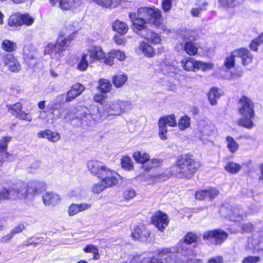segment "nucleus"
Returning <instances> with one entry per match:
<instances>
[{"label":"nucleus","instance_id":"f257e3e1","mask_svg":"<svg viewBox=\"0 0 263 263\" xmlns=\"http://www.w3.org/2000/svg\"><path fill=\"white\" fill-rule=\"evenodd\" d=\"M103 107L102 110L93 108L89 113L85 112L80 118L86 123L90 118L96 122H101L108 117L119 116L127 112L132 109V104L128 101L117 99L107 102Z\"/></svg>","mask_w":263,"mask_h":263},{"label":"nucleus","instance_id":"f03ea898","mask_svg":"<svg viewBox=\"0 0 263 263\" xmlns=\"http://www.w3.org/2000/svg\"><path fill=\"white\" fill-rule=\"evenodd\" d=\"M201 165L199 161L194 160L190 155L181 156L171 167V173L178 178L190 179Z\"/></svg>","mask_w":263,"mask_h":263},{"label":"nucleus","instance_id":"7ed1b4c3","mask_svg":"<svg viewBox=\"0 0 263 263\" xmlns=\"http://www.w3.org/2000/svg\"><path fill=\"white\" fill-rule=\"evenodd\" d=\"M120 178L115 171L106 167L98 177L100 181L93 184L92 191L95 193H99L105 189L116 185Z\"/></svg>","mask_w":263,"mask_h":263},{"label":"nucleus","instance_id":"20e7f679","mask_svg":"<svg viewBox=\"0 0 263 263\" xmlns=\"http://www.w3.org/2000/svg\"><path fill=\"white\" fill-rule=\"evenodd\" d=\"M17 198H26L28 196H34L41 194L46 188L44 182L33 181L28 184L24 182L18 184L16 187Z\"/></svg>","mask_w":263,"mask_h":263},{"label":"nucleus","instance_id":"39448f33","mask_svg":"<svg viewBox=\"0 0 263 263\" xmlns=\"http://www.w3.org/2000/svg\"><path fill=\"white\" fill-rule=\"evenodd\" d=\"M183 69L187 72H196L199 70L206 72L213 69L214 64L212 62L198 61L193 58L185 57L180 62Z\"/></svg>","mask_w":263,"mask_h":263},{"label":"nucleus","instance_id":"423d86ee","mask_svg":"<svg viewBox=\"0 0 263 263\" xmlns=\"http://www.w3.org/2000/svg\"><path fill=\"white\" fill-rule=\"evenodd\" d=\"M194 133L196 137L199 138L203 144H206L211 141V138L215 136L216 132L213 125L208 124L204 120H201L198 122Z\"/></svg>","mask_w":263,"mask_h":263},{"label":"nucleus","instance_id":"0eeeda50","mask_svg":"<svg viewBox=\"0 0 263 263\" xmlns=\"http://www.w3.org/2000/svg\"><path fill=\"white\" fill-rule=\"evenodd\" d=\"M137 15L157 27L162 23L161 11L155 8H141L138 9Z\"/></svg>","mask_w":263,"mask_h":263},{"label":"nucleus","instance_id":"6e6552de","mask_svg":"<svg viewBox=\"0 0 263 263\" xmlns=\"http://www.w3.org/2000/svg\"><path fill=\"white\" fill-rule=\"evenodd\" d=\"M133 158L138 163L143 164L142 167L145 171H148L153 167L160 165L161 161L157 159H149V155L142 151H137L133 154Z\"/></svg>","mask_w":263,"mask_h":263},{"label":"nucleus","instance_id":"1a4fd4ad","mask_svg":"<svg viewBox=\"0 0 263 263\" xmlns=\"http://www.w3.org/2000/svg\"><path fill=\"white\" fill-rule=\"evenodd\" d=\"M166 125L170 127L177 126L176 117L174 114L162 117L158 121V136L160 139L163 141L167 139L168 129Z\"/></svg>","mask_w":263,"mask_h":263},{"label":"nucleus","instance_id":"9d476101","mask_svg":"<svg viewBox=\"0 0 263 263\" xmlns=\"http://www.w3.org/2000/svg\"><path fill=\"white\" fill-rule=\"evenodd\" d=\"M73 30L67 32V28H63L59 33V37L55 42L57 46V51L61 53L66 50L69 46L71 41L73 40L74 36L72 33Z\"/></svg>","mask_w":263,"mask_h":263},{"label":"nucleus","instance_id":"9b49d317","mask_svg":"<svg viewBox=\"0 0 263 263\" xmlns=\"http://www.w3.org/2000/svg\"><path fill=\"white\" fill-rule=\"evenodd\" d=\"M23 58L28 65L32 69H34L37 64L38 51L36 48L31 44L25 45L23 49Z\"/></svg>","mask_w":263,"mask_h":263},{"label":"nucleus","instance_id":"f8f14e48","mask_svg":"<svg viewBox=\"0 0 263 263\" xmlns=\"http://www.w3.org/2000/svg\"><path fill=\"white\" fill-rule=\"evenodd\" d=\"M197 238V237L195 234L187 233L184 237V242H180L177 245L176 251L184 256H193L194 252L192 250L189 249L188 245L195 242Z\"/></svg>","mask_w":263,"mask_h":263},{"label":"nucleus","instance_id":"ddd939ff","mask_svg":"<svg viewBox=\"0 0 263 263\" xmlns=\"http://www.w3.org/2000/svg\"><path fill=\"white\" fill-rule=\"evenodd\" d=\"M182 39L184 42V49L186 53L190 55L196 54L198 48L196 45L193 43L195 40V33L191 31H185L181 35Z\"/></svg>","mask_w":263,"mask_h":263},{"label":"nucleus","instance_id":"4468645a","mask_svg":"<svg viewBox=\"0 0 263 263\" xmlns=\"http://www.w3.org/2000/svg\"><path fill=\"white\" fill-rule=\"evenodd\" d=\"M1 65L6 69L12 72H18L21 69V63L13 54L4 55L2 58Z\"/></svg>","mask_w":263,"mask_h":263},{"label":"nucleus","instance_id":"2eb2a0df","mask_svg":"<svg viewBox=\"0 0 263 263\" xmlns=\"http://www.w3.org/2000/svg\"><path fill=\"white\" fill-rule=\"evenodd\" d=\"M238 112L240 116H255L254 104L248 97L242 96L238 101Z\"/></svg>","mask_w":263,"mask_h":263},{"label":"nucleus","instance_id":"dca6fc26","mask_svg":"<svg viewBox=\"0 0 263 263\" xmlns=\"http://www.w3.org/2000/svg\"><path fill=\"white\" fill-rule=\"evenodd\" d=\"M7 107L8 111L13 116L19 118L21 120L30 122L32 120L31 115L22 111V105L20 103H17L13 105H7Z\"/></svg>","mask_w":263,"mask_h":263},{"label":"nucleus","instance_id":"f3484780","mask_svg":"<svg viewBox=\"0 0 263 263\" xmlns=\"http://www.w3.org/2000/svg\"><path fill=\"white\" fill-rule=\"evenodd\" d=\"M126 58V54L124 51L120 49H112L106 53L104 63L108 66H112L115 64L114 59H116L119 61L123 62Z\"/></svg>","mask_w":263,"mask_h":263},{"label":"nucleus","instance_id":"a211bd4d","mask_svg":"<svg viewBox=\"0 0 263 263\" xmlns=\"http://www.w3.org/2000/svg\"><path fill=\"white\" fill-rule=\"evenodd\" d=\"M152 222L159 230L163 231L165 227L168 226L169 220L166 214L158 211L152 217Z\"/></svg>","mask_w":263,"mask_h":263},{"label":"nucleus","instance_id":"6ab92c4d","mask_svg":"<svg viewBox=\"0 0 263 263\" xmlns=\"http://www.w3.org/2000/svg\"><path fill=\"white\" fill-rule=\"evenodd\" d=\"M228 237L227 234L221 230H214L205 232L203 236L205 240L214 239L216 243L220 244Z\"/></svg>","mask_w":263,"mask_h":263},{"label":"nucleus","instance_id":"aec40b11","mask_svg":"<svg viewBox=\"0 0 263 263\" xmlns=\"http://www.w3.org/2000/svg\"><path fill=\"white\" fill-rule=\"evenodd\" d=\"M10 137H3L0 138V163L5 161H11L13 156L7 151V144L11 141Z\"/></svg>","mask_w":263,"mask_h":263},{"label":"nucleus","instance_id":"412c9836","mask_svg":"<svg viewBox=\"0 0 263 263\" xmlns=\"http://www.w3.org/2000/svg\"><path fill=\"white\" fill-rule=\"evenodd\" d=\"M81 2L79 0H61L59 8L62 11H69L72 12L79 11Z\"/></svg>","mask_w":263,"mask_h":263},{"label":"nucleus","instance_id":"4be33fe9","mask_svg":"<svg viewBox=\"0 0 263 263\" xmlns=\"http://www.w3.org/2000/svg\"><path fill=\"white\" fill-rule=\"evenodd\" d=\"M89 59L95 63L102 60L105 61L106 53L100 46H91L89 48Z\"/></svg>","mask_w":263,"mask_h":263},{"label":"nucleus","instance_id":"5701e85b","mask_svg":"<svg viewBox=\"0 0 263 263\" xmlns=\"http://www.w3.org/2000/svg\"><path fill=\"white\" fill-rule=\"evenodd\" d=\"M150 235L149 231L143 225L136 227L132 233V236L135 240L146 241Z\"/></svg>","mask_w":263,"mask_h":263},{"label":"nucleus","instance_id":"b1692460","mask_svg":"<svg viewBox=\"0 0 263 263\" xmlns=\"http://www.w3.org/2000/svg\"><path fill=\"white\" fill-rule=\"evenodd\" d=\"M85 90V87L81 83L73 84L67 92L65 99L66 102H70L79 96Z\"/></svg>","mask_w":263,"mask_h":263},{"label":"nucleus","instance_id":"393cba45","mask_svg":"<svg viewBox=\"0 0 263 263\" xmlns=\"http://www.w3.org/2000/svg\"><path fill=\"white\" fill-rule=\"evenodd\" d=\"M129 18L133 25V29L138 33V31H142L146 27V22L143 18L138 16L135 13H130Z\"/></svg>","mask_w":263,"mask_h":263},{"label":"nucleus","instance_id":"a878e982","mask_svg":"<svg viewBox=\"0 0 263 263\" xmlns=\"http://www.w3.org/2000/svg\"><path fill=\"white\" fill-rule=\"evenodd\" d=\"M17 198L16 187H2L0 189V203L6 200H15Z\"/></svg>","mask_w":263,"mask_h":263},{"label":"nucleus","instance_id":"bb28decb","mask_svg":"<svg viewBox=\"0 0 263 263\" xmlns=\"http://www.w3.org/2000/svg\"><path fill=\"white\" fill-rule=\"evenodd\" d=\"M219 192L215 189L209 188L197 191L195 194V198L197 199L202 200L209 199L210 200L213 199L218 195Z\"/></svg>","mask_w":263,"mask_h":263},{"label":"nucleus","instance_id":"cd10ccee","mask_svg":"<svg viewBox=\"0 0 263 263\" xmlns=\"http://www.w3.org/2000/svg\"><path fill=\"white\" fill-rule=\"evenodd\" d=\"M89 203H72L68 208V214L69 216H74L80 212L86 211L91 208Z\"/></svg>","mask_w":263,"mask_h":263},{"label":"nucleus","instance_id":"c85d7f7f","mask_svg":"<svg viewBox=\"0 0 263 263\" xmlns=\"http://www.w3.org/2000/svg\"><path fill=\"white\" fill-rule=\"evenodd\" d=\"M87 166L89 172L91 174L97 176L98 178L100 176L106 167L100 162L96 160L89 161L87 162Z\"/></svg>","mask_w":263,"mask_h":263},{"label":"nucleus","instance_id":"c756f323","mask_svg":"<svg viewBox=\"0 0 263 263\" xmlns=\"http://www.w3.org/2000/svg\"><path fill=\"white\" fill-rule=\"evenodd\" d=\"M43 201L46 205H55L61 201L60 196L53 192H48L45 193L42 197Z\"/></svg>","mask_w":263,"mask_h":263},{"label":"nucleus","instance_id":"7c9ffc66","mask_svg":"<svg viewBox=\"0 0 263 263\" xmlns=\"http://www.w3.org/2000/svg\"><path fill=\"white\" fill-rule=\"evenodd\" d=\"M238 58L241 60L242 65L245 67L250 66L253 62V56L251 52L246 48L238 49Z\"/></svg>","mask_w":263,"mask_h":263},{"label":"nucleus","instance_id":"2f4dec72","mask_svg":"<svg viewBox=\"0 0 263 263\" xmlns=\"http://www.w3.org/2000/svg\"><path fill=\"white\" fill-rule=\"evenodd\" d=\"M140 51L144 56L147 58H153L156 54L155 48L147 43L142 41L136 49Z\"/></svg>","mask_w":263,"mask_h":263},{"label":"nucleus","instance_id":"473e14b6","mask_svg":"<svg viewBox=\"0 0 263 263\" xmlns=\"http://www.w3.org/2000/svg\"><path fill=\"white\" fill-rule=\"evenodd\" d=\"M112 30L120 35L126 34L128 30V25L124 22L119 20H116L111 24Z\"/></svg>","mask_w":263,"mask_h":263},{"label":"nucleus","instance_id":"72a5a7b5","mask_svg":"<svg viewBox=\"0 0 263 263\" xmlns=\"http://www.w3.org/2000/svg\"><path fill=\"white\" fill-rule=\"evenodd\" d=\"M236 58H238V49L226 54L224 59L223 65L228 70H231L234 68Z\"/></svg>","mask_w":263,"mask_h":263},{"label":"nucleus","instance_id":"f704fd0d","mask_svg":"<svg viewBox=\"0 0 263 263\" xmlns=\"http://www.w3.org/2000/svg\"><path fill=\"white\" fill-rule=\"evenodd\" d=\"M37 136L39 138H46L52 142H56L60 139V135L58 133L49 129L40 131Z\"/></svg>","mask_w":263,"mask_h":263},{"label":"nucleus","instance_id":"c9c22d12","mask_svg":"<svg viewBox=\"0 0 263 263\" xmlns=\"http://www.w3.org/2000/svg\"><path fill=\"white\" fill-rule=\"evenodd\" d=\"M141 36L148 42L152 44H159L161 41V37L157 33H154L150 30H144V32H142Z\"/></svg>","mask_w":263,"mask_h":263},{"label":"nucleus","instance_id":"e433bc0d","mask_svg":"<svg viewBox=\"0 0 263 263\" xmlns=\"http://www.w3.org/2000/svg\"><path fill=\"white\" fill-rule=\"evenodd\" d=\"M127 76L124 73H119L112 77L111 81L116 88L122 87L127 81Z\"/></svg>","mask_w":263,"mask_h":263},{"label":"nucleus","instance_id":"4c0bfd02","mask_svg":"<svg viewBox=\"0 0 263 263\" xmlns=\"http://www.w3.org/2000/svg\"><path fill=\"white\" fill-rule=\"evenodd\" d=\"M92 1L102 7L109 9L115 8L122 3L121 0H92Z\"/></svg>","mask_w":263,"mask_h":263},{"label":"nucleus","instance_id":"58836bf2","mask_svg":"<svg viewBox=\"0 0 263 263\" xmlns=\"http://www.w3.org/2000/svg\"><path fill=\"white\" fill-rule=\"evenodd\" d=\"M223 94V91L217 88H212L208 93V99L211 105L217 104V100Z\"/></svg>","mask_w":263,"mask_h":263},{"label":"nucleus","instance_id":"ea45409f","mask_svg":"<svg viewBox=\"0 0 263 263\" xmlns=\"http://www.w3.org/2000/svg\"><path fill=\"white\" fill-rule=\"evenodd\" d=\"M98 90L101 93H106L110 92L112 85L109 80L106 79H100L98 82Z\"/></svg>","mask_w":263,"mask_h":263},{"label":"nucleus","instance_id":"a19ab883","mask_svg":"<svg viewBox=\"0 0 263 263\" xmlns=\"http://www.w3.org/2000/svg\"><path fill=\"white\" fill-rule=\"evenodd\" d=\"M9 27L15 29L22 26L21 13H15L9 16L7 21Z\"/></svg>","mask_w":263,"mask_h":263},{"label":"nucleus","instance_id":"79ce46f5","mask_svg":"<svg viewBox=\"0 0 263 263\" xmlns=\"http://www.w3.org/2000/svg\"><path fill=\"white\" fill-rule=\"evenodd\" d=\"M241 118L238 120V124L248 129H251L254 126L253 120L255 116H241Z\"/></svg>","mask_w":263,"mask_h":263},{"label":"nucleus","instance_id":"37998d69","mask_svg":"<svg viewBox=\"0 0 263 263\" xmlns=\"http://www.w3.org/2000/svg\"><path fill=\"white\" fill-rule=\"evenodd\" d=\"M243 74V71L241 68H234L232 70H228L226 71L225 78L230 80H237Z\"/></svg>","mask_w":263,"mask_h":263},{"label":"nucleus","instance_id":"c03bdc74","mask_svg":"<svg viewBox=\"0 0 263 263\" xmlns=\"http://www.w3.org/2000/svg\"><path fill=\"white\" fill-rule=\"evenodd\" d=\"M1 48L8 52H13L17 49L16 43L8 39L4 40L1 43Z\"/></svg>","mask_w":263,"mask_h":263},{"label":"nucleus","instance_id":"a18cd8bd","mask_svg":"<svg viewBox=\"0 0 263 263\" xmlns=\"http://www.w3.org/2000/svg\"><path fill=\"white\" fill-rule=\"evenodd\" d=\"M89 65L88 62L86 60V55L81 54L78 59L76 69L80 71H85L88 69Z\"/></svg>","mask_w":263,"mask_h":263},{"label":"nucleus","instance_id":"49530a36","mask_svg":"<svg viewBox=\"0 0 263 263\" xmlns=\"http://www.w3.org/2000/svg\"><path fill=\"white\" fill-rule=\"evenodd\" d=\"M55 52V54H60L57 51V46L55 43L47 42L44 46V54H52Z\"/></svg>","mask_w":263,"mask_h":263},{"label":"nucleus","instance_id":"de8ad7c7","mask_svg":"<svg viewBox=\"0 0 263 263\" xmlns=\"http://www.w3.org/2000/svg\"><path fill=\"white\" fill-rule=\"evenodd\" d=\"M263 44V32L260 33L257 37L252 41L249 47L251 50L257 51L258 47Z\"/></svg>","mask_w":263,"mask_h":263},{"label":"nucleus","instance_id":"09e8293b","mask_svg":"<svg viewBox=\"0 0 263 263\" xmlns=\"http://www.w3.org/2000/svg\"><path fill=\"white\" fill-rule=\"evenodd\" d=\"M191 125V118L186 115L182 116L178 121V127L181 130L189 128Z\"/></svg>","mask_w":263,"mask_h":263},{"label":"nucleus","instance_id":"8fccbe9b","mask_svg":"<svg viewBox=\"0 0 263 263\" xmlns=\"http://www.w3.org/2000/svg\"><path fill=\"white\" fill-rule=\"evenodd\" d=\"M226 143L227 146L231 153H234L238 149V144L232 137L228 136L227 137Z\"/></svg>","mask_w":263,"mask_h":263},{"label":"nucleus","instance_id":"3c124183","mask_svg":"<svg viewBox=\"0 0 263 263\" xmlns=\"http://www.w3.org/2000/svg\"><path fill=\"white\" fill-rule=\"evenodd\" d=\"M225 170L231 174H236L241 169V166L233 162L228 163L224 166Z\"/></svg>","mask_w":263,"mask_h":263},{"label":"nucleus","instance_id":"603ef678","mask_svg":"<svg viewBox=\"0 0 263 263\" xmlns=\"http://www.w3.org/2000/svg\"><path fill=\"white\" fill-rule=\"evenodd\" d=\"M197 5L199 8H193L191 11V13L193 16H198L200 14L201 11L204 9L207 5L205 0H198Z\"/></svg>","mask_w":263,"mask_h":263},{"label":"nucleus","instance_id":"864d4df0","mask_svg":"<svg viewBox=\"0 0 263 263\" xmlns=\"http://www.w3.org/2000/svg\"><path fill=\"white\" fill-rule=\"evenodd\" d=\"M121 165L125 170L130 171L133 169V162L132 159L127 156L122 157L121 158Z\"/></svg>","mask_w":263,"mask_h":263},{"label":"nucleus","instance_id":"5fc2aeb1","mask_svg":"<svg viewBox=\"0 0 263 263\" xmlns=\"http://www.w3.org/2000/svg\"><path fill=\"white\" fill-rule=\"evenodd\" d=\"M137 196L136 191L132 188H128L123 192V197L125 201H130Z\"/></svg>","mask_w":263,"mask_h":263},{"label":"nucleus","instance_id":"6e6d98bb","mask_svg":"<svg viewBox=\"0 0 263 263\" xmlns=\"http://www.w3.org/2000/svg\"><path fill=\"white\" fill-rule=\"evenodd\" d=\"M21 18L22 26H30L34 22V18L28 14H21Z\"/></svg>","mask_w":263,"mask_h":263},{"label":"nucleus","instance_id":"4d7b16f0","mask_svg":"<svg viewBox=\"0 0 263 263\" xmlns=\"http://www.w3.org/2000/svg\"><path fill=\"white\" fill-rule=\"evenodd\" d=\"M224 7H232L240 4L242 0H218Z\"/></svg>","mask_w":263,"mask_h":263},{"label":"nucleus","instance_id":"13d9d810","mask_svg":"<svg viewBox=\"0 0 263 263\" xmlns=\"http://www.w3.org/2000/svg\"><path fill=\"white\" fill-rule=\"evenodd\" d=\"M70 113V111L64 108H60V109L58 110V114L55 113V110H53V114L55 118L58 119L62 117L63 114H64V118L65 119H67L68 118V116Z\"/></svg>","mask_w":263,"mask_h":263},{"label":"nucleus","instance_id":"bf43d9fd","mask_svg":"<svg viewBox=\"0 0 263 263\" xmlns=\"http://www.w3.org/2000/svg\"><path fill=\"white\" fill-rule=\"evenodd\" d=\"M172 0H163L162 2V8L164 11L168 12L172 8Z\"/></svg>","mask_w":263,"mask_h":263},{"label":"nucleus","instance_id":"052dcab7","mask_svg":"<svg viewBox=\"0 0 263 263\" xmlns=\"http://www.w3.org/2000/svg\"><path fill=\"white\" fill-rule=\"evenodd\" d=\"M93 99L95 102L102 104L105 99V97L104 95L97 93L93 96Z\"/></svg>","mask_w":263,"mask_h":263},{"label":"nucleus","instance_id":"680f3d73","mask_svg":"<svg viewBox=\"0 0 263 263\" xmlns=\"http://www.w3.org/2000/svg\"><path fill=\"white\" fill-rule=\"evenodd\" d=\"M114 40L116 44L118 45H124L126 43V40L124 37H122L119 34L115 35L114 36Z\"/></svg>","mask_w":263,"mask_h":263},{"label":"nucleus","instance_id":"e2e57ef3","mask_svg":"<svg viewBox=\"0 0 263 263\" xmlns=\"http://www.w3.org/2000/svg\"><path fill=\"white\" fill-rule=\"evenodd\" d=\"M259 260L258 257L248 256L243 259L242 263H257Z\"/></svg>","mask_w":263,"mask_h":263},{"label":"nucleus","instance_id":"0e129e2a","mask_svg":"<svg viewBox=\"0 0 263 263\" xmlns=\"http://www.w3.org/2000/svg\"><path fill=\"white\" fill-rule=\"evenodd\" d=\"M169 177V175H167L165 177H164L162 175H157L152 176V182L154 183L155 182L159 181H163Z\"/></svg>","mask_w":263,"mask_h":263},{"label":"nucleus","instance_id":"69168bd1","mask_svg":"<svg viewBox=\"0 0 263 263\" xmlns=\"http://www.w3.org/2000/svg\"><path fill=\"white\" fill-rule=\"evenodd\" d=\"M223 259L220 256L213 257L209 259L207 263H223Z\"/></svg>","mask_w":263,"mask_h":263},{"label":"nucleus","instance_id":"338daca9","mask_svg":"<svg viewBox=\"0 0 263 263\" xmlns=\"http://www.w3.org/2000/svg\"><path fill=\"white\" fill-rule=\"evenodd\" d=\"M97 247L92 245H88L86 247H85L83 249V251L85 253H93L97 249Z\"/></svg>","mask_w":263,"mask_h":263},{"label":"nucleus","instance_id":"774afa93","mask_svg":"<svg viewBox=\"0 0 263 263\" xmlns=\"http://www.w3.org/2000/svg\"><path fill=\"white\" fill-rule=\"evenodd\" d=\"M25 228L23 224H20L15 227L11 231L12 233L14 235V234L20 233L22 232Z\"/></svg>","mask_w":263,"mask_h":263}]
</instances>
